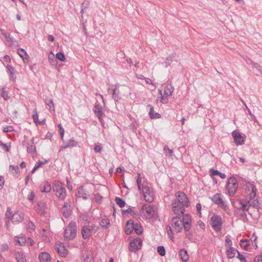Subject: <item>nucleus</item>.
<instances>
[{"label": "nucleus", "instance_id": "f257e3e1", "mask_svg": "<svg viewBox=\"0 0 262 262\" xmlns=\"http://www.w3.org/2000/svg\"><path fill=\"white\" fill-rule=\"evenodd\" d=\"M177 199L172 201V209L175 214H183L185 213V207L190 206L189 199L183 192L179 191L176 194Z\"/></svg>", "mask_w": 262, "mask_h": 262}, {"label": "nucleus", "instance_id": "f03ea898", "mask_svg": "<svg viewBox=\"0 0 262 262\" xmlns=\"http://www.w3.org/2000/svg\"><path fill=\"white\" fill-rule=\"evenodd\" d=\"M77 234V226L75 222L69 223L64 232V238L66 240L71 241L74 239Z\"/></svg>", "mask_w": 262, "mask_h": 262}, {"label": "nucleus", "instance_id": "7ed1b4c3", "mask_svg": "<svg viewBox=\"0 0 262 262\" xmlns=\"http://www.w3.org/2000/svg\"><path fill=\"white\" fill-rule=\"evenodd\" d=\"M238 184L235 177H230L227 182L226 189L230 196H233L236 192Z\"/></svg>", "mask_w": 262, "mask_h": 262}, {"label": "nucleus", "instance_id": "20e7f679", "mask_svg": "<svg viewBox=\"0 0 262 262\" xmlns=\"http://www.w3.org/2000/svg\"><path fill=\"white\" fill-rule=\"evenodd\" d=\"M210 225L215 231H221L223 226L222 217L218 215H213L210 219Z\"/></svg>", "mask_w": 262, "mask_h": 262}, {"label": "nucleus", "instance_id": "39448f33", "mask_svg": "<svg viewBox=\"0 0 262 262\" xmlns=\"http://www.w3.org/2000/svg\"><path fill=\"white\" fill-rule=\"evenodd\" d=\"M212 201L221 207L225 211L229 210V207L226 202L223 201L221 193H215L211 198Z\"/></svg>", "mask_w": 262, "mask_h": 262}, {"label": "nucleus", "instance_id": "423d86ee", "mask_svg": "<svg viewBox=\"0 0 262 262\" xmlns=\"http://www.w3.org/2000/svg\"><path fill=\"white\" fill-rule=\"evenodd\" d=\"M99 229V227H96L94 224L91 226H84L81 231L82 238L84 239L89 238L94 231H97Z\"/></svg>", "mask_w": 262, "mask_h": 262}, {"label": "nucleus", "instance_id": "0eeeda50", "mask_svg": "<svg viewBox=\"0 0 262 262\" xmlns=\"http://www.w3.org/2000/svg\"><path fill=\"white\" fill-rule=\"evenodd\" d=\"M142 190L145 201L148 203L152 202L154 199V193L150 187L147 186H144L142 187Z\"/></svg>", "mask_w": 262, "mask_h": 262}, {"label": "nucleus", "instance_id": "6e6552de", "mask_svg": "<svg viewBox=\"0 0 262 262\" xmlns=\"http://www.w3.org/2000/svg\"><path fill=\"white\" fill-rule=\"evenodd\" d=\"M142 244V241L141 239L137 237L130 242L129 250L132 252H136L140 249Z\"/></svg>", "mask_w": 262, "mask_h": 262}, {"label": "nucleus", "instance_id": "1a4fd4ad", "mask_svg": "<svg viewBox=\"0 0 262 262\" xmlns=\"http://www.w3.org/2000/svg\"><path fill=\"white\" fill-rule=\"evenodd\" d=\"M24 219V213L20 211H17L11 216V221L14 224H18Z\"/></svg>", "mask_w": 262, "mask_h": 262}, {"label": "nucleus", "instance_id": "9d476101", "mask_svg": "<svg viewBox=\"0 0 262 262\" xmlns=\"http://www.w3.org/2000/svg\"><path fill=\"white\" fill-rule=\"evenodd\" d=\"M118 88L117 85L115 84L111 85V88L108 89V93L112 94V97L115 101H118L120 99V91Z\"/></svg>", "mask_w": 262, "mask_h": 262}, {"label": "nucleus", "instance_id": "9b49d317", "mask_svg": "<svg viewBox=\"0 0 262 262\" xmlns=\"http://www.w3.org/2000/svg\"><path fill=\"white\" fill-rule=\"evenodd\" d=\"M142 213L146 214V217L150 219L154 217L155 211L153 207L148 204H144L142 207Z\"/></svg>", "mask_w": 262, "mask_h": 262}, {"label": "nucleus", "instance_id": "f8f14e48", "mask_svg": "<svg viewBox=\"0 0 262 262\" xmlns=\"http://www.w3.org/2000/svg\"><path fill=\"white\" fill-rule=\"evenodd\" d=\"M132 226L133 230L135 231L136 233L138 235H141L143 232L142 226L140 224H135L133 220H129L127 221L126 226Z\"/></svg>", "mask_w": 262, "mask_h": 262}, {"label": "nucleus", "instance_id": "ddd939ff", "mask_svg": "<svg viewBox=\"0 0 262 262\" xmlns=\"http://www.w3.org/2000/svg\"><path fill=\"white\" fill-rule=\"evenodd\" d=\"M46 204L43 201H40L38 202L37 205L34 207V208L37 213L41 215H45L46 213V210L47 209Z\"/></svg>", "mask_w": 262, "mask_h": 262}, {"label": "nucleus", "instance_id": "4468645a", "mask_svg": "<svg viewBox=\"0 0 262 262\" xmlns=\"http://www.w3.org/2000/svg\"><path fill=\"white\" fill-rule=\"evenodd\" d=\"M55 249L61 257H65L68 254V250L63 244H56L55 245Z\"/></svg>", "mask_w": 262, "mask_h": 262}, {"label": "nucleus", "instance_id": "2eb2a0df", "mask_svg": "<svg viewBox=\"0 0 262 262\" xmlns=\"http://www.w3.org/2000/svg\"><path fill=\"white\" fill-rule=\"evenodd\" d=\"M232 135L233 137L234 142L237 145H243L245 143L244 138L241 136L239 132L234 130L232 132Z\"/></svg>", "mask_w": 262, "mask_h": 262}, {"label": "nucleus", "instance_id": "dca6fc26", "mask_svg": "<svg viewBox=\"0 0 262 262\" xmlns=\"http://www.w3.org/2000/svg\"><path fill=\"white\" fill-rule=\"evenodd\" d=\"M172 222L174 223V227L177 232H181L183 230L182 221L178 216H174L172 218Z\"/></svg>", "mask_w": 262, "mask_h": 262}, {"label": "nucleus", "instance_id": "f3484780", "mask_svg": "<svg viewBox=\"0 0 262 262\" xmlns=\"http://www.w3.org/2000/svg\"><path fill=\"white\" fill-rule=\"evenodd\" d=\"M61 212L66 218L69 217L71 215L72 210L71 209V205L67 202L64 203L61 209Z\"/></svg>", "mask_w": 262, "mask_h": 262}, {"label": "nucleus", "instance_id": "a211bd4d", "mask_svg": "<svg viewBox=\"0 0 262 262\" xmlns=\"http://www.w3.org/2000/svg\"><path fill=\"white\" fill-rule=\"evenodd\" d=\"M93 111L95 114L98 118L99 121L102 122V119L101 118V116L103 114L102 106L98 102L96 103Z\"/></svg>", "mask_w": 262, "mask_h": 262}, {"label": "nucleus", "instance_id": "6ab92c4d", "mask_svg": "<svg viewBox=\"0 0 262 262\" xmlns=\"http://www.w3.org/2000/svg\"><path fill=\"white\" fill-rule=\"evenodd\" d=\"M169 81H168L167 83L164 86V97H167L172 95L173 92L174 88L171 84V82L169 83Z\"/></svg>", "mask_w": 262, "mask_h": 262}, {"label": "nucleus", "instance_id": "aec40b11", "mask_svg": "<svg viewBox=\"0 0 262 262\" xmlns=\"http://www.w3.org/2000/svg\"><path fill=\"white\" fill-rule=\"evenodd\" d=\"M88 193L84 190L83 186H80L78 189V192L76 193V196L78 198H82L83 200H86Z\"/></svg>", "mask_w": 262, "mask_h": 262}, {"label": "nucleus", "instance_id": "412c9836", "mask_svg": "<svg viewBox=\"0 0 262 262\" xmlns=\"http://www.w3.org/2000/svg\"><path fill=\"white\" fill-rule=\"evenodd\" d=\"M250 187L251 188V192L250 193L249 197H250V200L247 202V203L249 206V208H250V207H251V202H252V200L255 198L256 195V188L255 186L254 185H251L250 186Z\"/></svg>", "mask_w": 262, "mask_h": 262}, {"label": "nucleus", "instance_id": "4be33fe9", "mask_svg": "<svg viewBox=\"0 0 262 262\" xmlns=\"http://www.w3.org/2000/svg\"><path fill=\"white\" fill-rule=\"evenodd\" d=\"M0 31L2 33V34L4 35L6 39L7 43L9 46H11L14 42V38L11 37V35L9 33H7L6 32L4 31L3 29H0Z\"/></svg>", "mask_w": 262, "mask_h": 262}, {"label": "nucleus", "instance_id": "5701e85b", "mask_svg": "<svg viewBox=\"0 0 262 262\" xmlns=\"http://www.w3.org/2000/svg\"><path fill=\"white\" fill-rule=\"evenodd\" d=\"M179 255L181 257V260L184 262H186L189 259V255L187 251L185 249H181L179 251Z\"/></svg>", "mask_w": 262, "mask_h": 262}, {"label": "nucleus", "instance_id": "b1692460", "mask_svg": "<svg viewBox=\"0 0 262 262\" xmlns=\"http://www.w3.org/2000/svg\"><path fill=\"white\" fill-rule=\"evenodd\" d=\"M40 262H50V255L46 252L41 253L39 255Z\"/></svg>", "mask_w": 262, "mask_h": 262}, {"label": "nucleus", "instance_id": "393cba45", "mask_svg": "<svg viewBox=\"0 0 262 262\" xmlns=\"http://www.w3.org/2000/svg\"><path fill=\"white\" fill-rule=\"evenodd\" d=\"M147 107H149L150 109L149 115L151 119H152L160 118L161 117V115L160 114L154 112V107L151 105L148 104L147 105Z\"/></svg>", "mask_w": 262, "mask_h": 262}, {"label": "nucleus", "instance_id": "a878e982", "mask_svg": "<svg viewBox=\"0 0 262 262\" xmlns=\"http://www.w3.org/2000/svg\"><path fill=\"white\" fill-rule=\"evenodd\" d=\"M100 225L103 229H108L110 225V221L108 218H102L100 220Z\"/></svg>", "mask_w": 262, "mask_h": 262}, {"label": "nucleus", "instance_id": "bb28decb", "mask_svg": "<svg viewBox=\"0 0 262 262\" xmlns=\"http://www.w3.org/2000/svg\"><path fill=\"white\" fill-rule=\"evenodd\" d=\"M78 143L73 139H71L68 143L66 144H63L61 147V149H66L69 147H73L77 146Z\"/></svg>", "mask_w": 262, "mask_h": 262}, {"label": "nucleus", "instance_id": "cd10ccee", "mask_svg": "<svg viewBox=\"0 0 262 262\" xmlns=\"http://www.w3.org/2000/svg\"><path fill=\"white\" fill-rule=\"evenodd\" d=\"M64 188L65 187L63 186V184L60 181H55L52 186L53 190L55 192H58V191Z\"/></svg>", "mask_w": 262, "mask_h": 262}, {"label": "nucleus", "instance_id": "c85d7f7f", "mask_svg": "<svg viewBox=\"0 0 262 262\" xmlns=\"http://www.w3.org/2000/svg\"><path fill=\"white\" fill-rule=\"evenodd\" d=\"M9 171L15 178H17L19 176V167L18 166H14L10 165L9 166Z\"/></svg>", "mask_w": 262, "mask_h": 262}, {"label": "nucleus", "instance_id": "c756f323", "mask_svg": "<svg viewBox=\"0 0 262 262\" xmlns=\"http://www.w3.org/2000/svg\"><path fill=\"white\" fill-rule=\"evenodd\" d=\"M34 138H32L31 139V144H30L28 143L27 151H28V152H29L31 154H33L36 151V147L34 145Z\"/></svg>", "mask_w": 262, "mask_h": 262}, {"label": "nucleus", "instance_id": "7c9ffc66", "mask_svg": "<svg viewBox=\"0 0 262 262\" xmlns=\"http://www.w3.org/2000/svg\"><path fill=\"white\" fill-rule=\"evenodd\" d=\"M252 66L256 70L255 74L257 76H262V66L255 62H252Z\"/></svg>", "mask_w": 262, "mask_h": 262}, {"label": "nucleus", "instance_id": "2f4dec72", "mask_svg": "<svg viewBox=\"0 0 262 262\" xmlns=\"http://www.w3.org/2000/svg\"><path fill=\"white\" fill-rule=\"evenodd\" d=\"M226 252L228 257L229 258H232L234 257L235 253L238 252V251L233 247H230L227 250Z\"/></svg>", "mask_w": 262, "mask_h": 262}, {"label": "nucleus", "instance_id": "473e14b6", "mask_svg": "<svg viewBox=\"0 0 262 262\" xmlns=\"http://www.w3.org/2000/svg\"><path fill=\"white\" fill-rule=\"evenodd\" d=\"M210 175L212 176H219L222 179H225L226 177L225 173H222L220 171L214 169H211Z\"/></svg>", "mask_w": 262, "mask_h": 262}, {"label": "nucleus", "instance_id": "72a5a7b5", "mask_svg": "<svg viewBox=\"0 0 262 262\" xmlns=\"http://www.w3.org/2000/svg\"><path fill=\"white\" fill-rule=\"evenodd\" d=\"M16 259L17 262H27L26 256L20 252L16 253Z\"/></svg>", "mask_w": 262, "mask_h": 262}, {"label": "nucleus", "instance_id": "f704fd0d", "mask_svg": "<svg viewBox=\"0 0 262 262\" xmlns=\"http://www.w3.org/2000/svg\"><path fill=\"white\" fill-rule=\"evenodd\" d=\"M55 195L60 199L64 200L66 196V188H62V189L58 191V192H56Z\"/></svg>", "mask_w": 262, "mask_h": 262}, {"label": "nucleus", "instance_id": "c9c22d12", "mask_svg": "<svg viewBox=\"0 0 262 262\" xmlns=\"http://www.w3.org/2000/svg\"><path fill=\"white\" fill-rule=\"evenodd\" d=\"M51 190V184L48 182L46 181L43 183L42 188H41V192H49Z\"/></svg>", "mask_w": 262, "mask_h": 262}, {"label": "nucleus", "instance_id": "e433bc0d", "mask_svg": "<svg viewBox=\"0 0 262 262\" xmlns=\"http://www.w3.org/2000/svg\"><path fill=\"white\" fill-rule=\"evenodd\" d=\"M17 53L24 60L29 58L26 52L22 48H19L17 50Z\"/></svg>", "mask_w": 262, "mask_h": 262}, {"label": "nucleus", "instance_id": "4c0bfd02", "mask_svg": "<svg viewBox=\"0 0 262 262\" xmlns=\"http://www.w3.org/2000/svg\"><path fill=\"white\" fill-rule=\"evenodd\" d=\"M239 204L241 205V209L243 211H248L249 208V206L247 203V201L246 200H244L243 199L239 201Z\"/></svg>", "mask_w": 262, "mask_h": 262}, {"label": "nucleus", "instance_id": "58836bf2", "mask_svg": "<svg viewBox=\"0 0 262 262\" xmlns=\"http://www.w3.org/2000/svg\"><path fill=\"white\" fill-rule=\"evenodd\" d=\"M17 239L15 240L16 244L19 246H24L26 243V238L25 237H16Z\"/></svg>", "mask_w": 262, "mask_h": 262}, {"label": "nucleus", "instance_id": "ea45409f", "mask_svg": "<svg viewBox=\"0 0 262 262\" xmlns=\"http://www.w3.org/2000/svg\"><path fill=\"white\" fill-rule=\"evenodd\" d=\"M12 215V210L10 208H7L6 212L5 213V216L8 219L7 222H6V226L8 227V224H9V220L11 219V216Z\"/></svg>", "mask_w": 262, "mask_h": 262}, {"label": "nucleus", "instance_id": "a19ab883", "mask_svg": "<svg viewBox=\"0 0 262 262\" xmlns=\"http://www.w3.org/2000/svg\"><path fill=\"white\" fill-rule=\"evenodd\" d=\"M116 204L120 207L122 208L125 205V202L119 197H116L115 199Z\"/></svg>", "mask_w": 262, "mask_h": 262}, {"label": "nucleus", "instance_id": "79ce46f5", "mask_svg": "<svg viewBox=\"0 0 262 262\" xmlns=\"http://www.w3.org/2000/svg\"><path fill=\"white\" fill-rule=\"evenodd\" d=\"M45 102L47 105L49 107V109L51 111H54V104L53 103V101L51 99H47L45 100Z\"/></svg>", "mask_w": 262, "mask_h": 262}, {"label": "nucleus", "instance_id": "37998d69", "mask_svg": "<svg viewBox=\"0 0 262 262\" xmlns=\"http://www.w3.org/2000/svg\"><path fill=\"white\" fill-rule=\"evenodd\" d=\"M176 53H173L171 55H169L168 57L166 58V67H167L168 66H170L171 64V62L172 61V59L175 57L176 56Z\"/></svg>", "mask_w": 262, "mask_h": 262}, {"label": "nucleus", "instance_id": "c03bdc74", "mask_svg": "<svg viewBox=\"0 0 262 262\" xmlns=\"http://www.w3.org/2000/svg\"><path fill=\"white\" fill-rule=\"evenodd\" d=\"M48 59H49V61L50 62V63H51V65L53 66H55L57 65V58H56V57H54V55L53 54H52V56H49Z\"/></svg>", "mask_w": 262, "mask_h": 262}, {"label": "nucleus", "instance_id": "a18cd8bd", "mask_svg": "<svg viewBox=\"0 0 262 262\" xmlns=\"http://www.w3.org/2000/svg\"><path fill=\"white\" fill-rule=\"evenodd\" d=\"M27 227L29 232L34 231L35 229V226L34 224L31 221H29L28 222Z\"/></svg>", "mask_w": 262, "mask_h": 262}, {"label": "nucleus", "instance_id": "49530a36", "mask_svg": "<svg viewBox=\"0 0 262 262\" xmlns=\"http://www.w3.org/2000/svg\"><path fill=\"white\" fill-rule=\"evenodd\" d=\"M157 252L159 255L162 256H164L166 253L165 248L163 246H159L158 247Z\"/></svg>", "mask_w": 262, "mask_h": 262}, {"label": "nucleus", "instance_id": "de8ad7c7", "mask_svg": "<svg viewBox=\"0 0 262 262\" xmlns=\"http://www.w3.org/2000/svg\"><path fill=\"white\" fill-rule=\"evenodd\" d=\"M57 127H58V129H59V134H60L61 139L62 141H63V136H64V129L62 127V126L61 124H58L57 125Z\"/></svg>", "mask_w": 262, "mask_h": 262}, {"label": "nucleus", "instance_id": "09e8293b", "mask_svg": "<svg viewBox=\"0 0 262 262\" xmlns=\"http://www.w3.org/2000/svg\"><path fill=\"white\" fill-rule=\"evenodd\" d=\"M163 150L165 152L166 156H171L173 153V150L169 149L167 145L164 147Z\"/></svg>", "mask_w": 262, "mask_h": 262}, {"label": "nucleus", "instance_id": "8fccbe9b", "mask_svg": "<svg viewBox=\"0 0 262 262\" xmlns=\"http://www.w3.org/2000/svg\"><path fill=\"white\" fill-rule=\"evenodd\" d=\"M1 96L4 98V99L6 100H7L9 97L8 96V92L5 90L4 88H3L2 89L1 92Z\"/></svg>", "mask_w": 262, "mask_h": 262}, {"label": "nucleus", "instance_id": "3c124183", "mask_svg": "<svg viewBox=\"0 0 262 262\" xmlns=\"http://www.w3.org/2000/svg\"><path fill=\"white\" fill-rule=\"evenodd\" d=\"M182 221L183 223L187 222L191 223L190 216L188 214H185L184 213Z\"/></svg>", "mask_w": 262, "mask_h": 262}, {"label": "nucleus", "instance_id": "603ef678", "mask_svg": "<svg viewBox=\"0 0 262 262\" xmlns=\"http://www.w3.org/2000/svg\"><path fill=\"white\" fill-rule=\"evenodd\" d=\"M56 58L61 61H63L66 60L65 56L62 52H58L56 55Z\"/></svg>", "mask_w": 262, "mask_h": 262}, {"label": "nucleus", "instance_id": "864d4df0", "mask_svg": "<svg viewBox=\"0 0 262 262\" xmlns=\"http://www.w3.org/2000/svg\"><path fill=\"white\" fill-rule=\"evenodd\" d=\"M251 207H252L253 208H254L255 209H256L257 210H258L259 209V205L258 203V201H257V199L254 200L253 201H252V202H251Z\"/></svg>", "mask_w": 262, "mask_h": 262}, {"label": "nucleus", "instance_id": "5fc2aeb1", "mask_svg": "<svg viewBox=\"0 0 262 262\" xmlns=\"http://www.w3.org/2000/svg\"><path fill=\"white\" fill-rule=\"evenodd\" d=\"M183 223V227H184V230L186 232L189 231V230L191 227V223L185 222V223Z\"/></svg>", "mask_w": 262, "mask_h": 262}, {"label": "nucleus", "instance_id": "6e6d98bb", "mask_svg": "<svg viewBox=\"0 0 262 262\" xmlns=\"http://www.w3.org/2000/svg\"><path fill=\"white\" fill-rule=\"evenodd\" d=\"M246 108L247 110L249 115H250L251 118L253 119V120L254 121V122L258 124V122L257 119L256 118L255 116L253 114H252L250 110L247 106H246Z\"/></svg>", "mask_w": 262, "mask_h": 262}, {"label": "nucleus", "instance_id": "4d7b16f0", "mask_svg": "<svg viewBox=\"0 0 262 262\" xmlns=\"http://www.w3.org/2000/svg\"><path fill=\"white\" fill-rule=\"evenodd\" d=\"M32 117L35 123H37L38 122H39L38 120V116L36 111H33Z\"/></svg>", "mask_w": 262, "mask_h": 262}, {"label": "nucleus", "instance_id": "13d9d810", "mask_svg": "<svg viewBox=\"0 0 262 262\" xmlns=\"http://www.w3.org/2000/svg\"><path fill=\"white\" fill-rule=\"evenodd\" d=\"M13 130V128L12 126H6L4 127L3 129V132L5 133H7L12 132Z\"/></svg>", "mask_w": 262, "mask_h": 262}, {"label": "nucleus", "instance_id": "bf43d9fd", "mask_svg": "<svg viewBox=\"0 0 262 262\" xmlns=\"http://www.w3.org/2000/svg\"><path fill=\"white\" fill-rule=\"evenodd\" d=\"M7 69L10 73V74H13L14 73H15V69L11 65H8L7 66Z\"/></svg>", "mask_w": 262, "mask_h": 262}, {"label": "nucleus", "instance_id": "052dcab7", "mask_svg": "<svg viewBox=\"0 0 262 262\" xmlns=\"http://www.w3.org/2000/svg\"><path fill=\"white\" fill-rule=\"evenodd\" d=\"M237 253L238 254L237 258L240 260V261L241 262H246L245 257L242 254H241L238 251V252H237Z\"/></svg>", "mask_w": 262, "mask_h": 262}, {"label": "nucleus", "instance_id": "680f3d73", "mask_svg": "<svg viewBox=\"0 0 262 262\" xmlns=\"http://www.w3.org/2000/svg\"><path fill=\"white\" fill-rule=\"evenodd\" d=\"M35 198V194L33 191H31L28 195V199L31 202H33Z\"/></svg>", "mask_w": 262, "mask_h": 262}, {"label": "nucleus", "instance_id": "e2e57ef3", "mask_svg": "<svg viewBox=\"0 0 262 262\" xmlns=\"http://www.w3.org/2000/svg\"><path fill=\"white\" fill-rule=\"evenodd\" d=\"M94 149L96 152H100L102 150V147L99 145L95 144Z\"/></svg>", "mask_w": 262, "mask_h": 262}, {"label": "nucleus", "instance_id": "0e129e2a", "mask_svg": "<svg viewBox=\"0 0 262 262\" xmlns=\"http://www.w3.org/2000/svg\"><path fill=\"white\" fill-rule=\"evenodd\" d=\"M196 208L198 213L199 214V216L201 217V208H202L201 204L200 203H197L196 205Z\"/></svg>", "mask_w": 262, "mask_h": 262}, {"label": "nucleus", "instance_id": "69168bd1", "mask_svg": "<svg viewBox=\"0 0 262 262\" xmlns=\"http://www.w3.org/2000/svg\"><path fill=\"white\" fill-rule=\"evenodd\" d=\"M133 229L132 226L130 227H126L125 230V234L127 235H130L133 232Z\"/></svg>", "mask_w": 262, "mask_h": 262}, {"label": "nucleus", "instance_id": "338daca9", "mask_svg": "<svg viewBox=\"0 0 262 262\" xmlns=\"http://www.w3.org/2000/svg\"><path fill=\"white\" fill-rule=\"evenodd\" d=\"M167 232L168 235H169V236L170 237L171 239L173 238V237L172 236V230L170 226H168L167 227Z\"/></svg>", "mask_w": 262, "mask_h": 262}, {"label": "nucleus", "instance_id": "774afa93", "mask_svg": "<svg viewBox=\"0 0 262 262\" xmlns=\"http://www.w3.org/2000/svg\"><path fill=\"white\" fill-rule=\"evenodd\" d=\"M254 262H262V255L257 256L254 259Z\"/></svg>", "mask_w": 262, "mask_h": 262}]
</instances>
